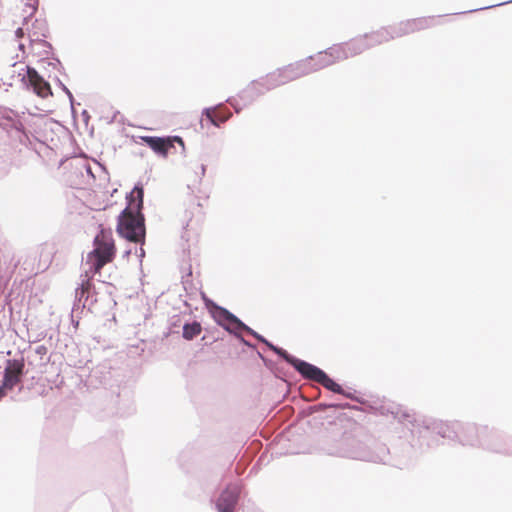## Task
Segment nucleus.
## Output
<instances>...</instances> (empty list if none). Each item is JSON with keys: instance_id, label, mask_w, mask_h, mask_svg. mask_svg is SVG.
Instances as JSON below:
<instances>
[{"instance_id": "nucleus-1", "label": "nucleus", "mask_w": 512, "mask_h": 512, "mask_svg": "<svg viewBox=\"0 0 512 512\" xmlns=\"http://www.w3.org/2000/svg\"><path fill=\"white\" fill-rule=\"evenodd\" d=\"M143 189L135 187L131 199L119 215L117 233L131 242H141L145 237L144 217L141 214L143 207Z\"/></svg>"}, {"instance_id": "nucleus-2", "label": "nucleus", "mask_w": 512, "mask_h": 512, "mask_svg": "<svg viewBox=\"0 0 512 512\" xmlns=\"http://www.w3.org/2000/svg\"><path fill=\"white\" fill-rule=\"evenodd\" d=\"M362 48L363 47H356L354 44H347L346 46H334L326 51L319 52L315 57L311 58L310 61L305 64L297 66L290 65L283 69H279L278 71L270 74L269 79L271 81L283 84L288 80H292L300 76L301 73L298 70H307L308 66H311L312 62H314L313 66H316L317 68H323L335 63L336 61L346 59L347 52L361 50Z\"/></svg>"}, {"instance_id": "nucleus-3", "label": "nucleus", "mask_w": 512, "mask_h": 512, "mask_svg": "<svg viewBox=\"0 0 512 512\" xmlns=\"http://www.w3.org/2000/svg\"><path fill=\"white\" fill-rule=\"evenodd\" d=\"M116 253L112 231L101 228L93 240V249L87 253L85 265L90 267L93 273H101L105 265L114 261Z\"/></svg>"}, {"instance_id": "nucleus-4", "label": "nucleus", "mask_w": 512, "mask_h": 512, "mask_svg": "<svg viewBox=\"0 0 512 512\" xmlns=\"http://www.w3.org/2000/svg\"><path fill=\"white\" fill-rule=\"evenodd\" d=\"M210 312L213 319L227 331L231 333H237V331L243 330L255 336L257 339H261L256 332H254L251 328L245 325L241 320H239L235 315L230 313L227 309L220 307L216 304H212Z\"/></svg>"}, {"instance_id": "nucleus-5", "label": "nucleus", "mask_w": 512, "mask_h": 512, "mask_svg": "<svg viewBox=\"0 0 512 512\" xmlns=\"http://www.w3.org/2000/svg\"><path fill=\"white\" fill-rule=\"evenodd\" d=\"M204 218L203 204L195 196H191L187 200L181 219L184 229L188 231L198 228L203 223Z\"/></svg>"}, {"instance_id": "nucleus-6", "label": "nucleus", "mask_w": 512, "mask_h": 512, "mask_svg": "<svg viewBox=\"0 0 512 512\" xmlns=\"http://www.w3.org/2000/svg\"><path fill=\"white\" fill-rule=\"evenodd\" d=\"M273 350L287 363L292 365L302 376L309 380L317 382L323 372L320 368L291 356L283 349L273 347Z\"/></svg>"}, {"instance_id": "nucleus-7", "label": "nucleus", "mask_w": 512, "mask_h": 512, "mask_svg": "<svg viewBox=\"0 0 512 512\" xmlns=\"http://www.w3.org/2000/svg\"><path fill=\"white\" fill-rule=\"evenodd\" d=\"M24 366L25 364L23 359H11L7 361L2 385L0 386V388H3L5 393L6 390H12L21 382Z\"/></svg>"}, {"instance_id": "nucleus-8", "label": "nucleus", "mask_w": 512, "mask_h": 512, "mask_svg": "<svg viewBox=\"0 0 512 512\" xmlns=\"http://www.w3.org/2000/svg\"><path fill=\"white\" fill-rule=\"evenodd\" d=\"M27 78L28 84L32 87L33 91L41 98H47L52 95L50 84L36 71V69L27 66L26 75L23 80Z\"/></svg>"}, {"instance_id": "nucleus-9", "label": "nucleus", "mask_w": 512, "mask_h": 512, "mask_svg": "<svg viewBox=\"0 0 512 512\" xmlns=\"http://www.w3.org/2000/svg\"><path fill=\"white\" fill-rule=\"evenodd\" d=\"M143 142H145L154 152L166 156L171 148H174V143L177 142L181 146H184L183 140L180 137H154V136H145L142 137Z\"/></svg>"}, {"instance_id": "nucleus-10", "label": "nucleus", "mask_w": 512, "mask_h": 512, "mask_svg": "<svg viewBox=\"0 0 512 512\" xmlns=\"http://www.w3.org/2000/svg\"><path fill=\"white\" fill-rule=\"evenodd\" d=\"M239 490L237 486L227 487L217 501L219 512H233L238 500Z\"/></svg>"}, {"instance_id": "nucleus-11", "label": "nucleus", "mask_w": 512, "mask_h": 512, "mask_svg": "<svg viewBox=\"0 0 512 512\" xmlns=\"http://www.w3.org/2000/svg\"><path fill=\"white\" fill-rule=\"evenodd\" d=\"M101 273H93L91 271V268L88 267V269L85 271V273L81 276V284L76 289V296L79 298V300L87 299L89 297V293L93 288L92 279L95 275H100Z\"/></svg>"}, {"instance_id": "nucleus-12", "label": "nucleus", "mask_w": 512, "mask_h": 512, "mask_svg": "<svg viewBox=\"0 0 512 512\" xmlns=\"http://www.w3.org/2000/svg\"><path fill=\"white\" fill-rule=\"evenodd\" d=\"M317 383L321 384L326 389L338 393L343 394L342 387L336 383L333 379H331L324 371L322 372L321 376L317 380Z\"/></svg>"}, {"instance_id": "nucleus-13", "label": "nucleus", "mask_w": 512, "mask_h": 512, "mask_svg": "<svg viewBox=\"0 0 512 512\" xmlns=\"http://www.w3.org/2000/svg\"><path fill=\"white\" fill-rule=\"evenodd\" d=\"M202 331L201 324L199 322L187 323L183 326V337L186 340H192L198 336Z\"/></svg>"}, {"instance_id": "nucleus-14", "label": "nucleus", "mask_w": 512, "mask_h": 512, "mask_svg": "<svg viewBox=\"0 0 512 512\" xmlns=\"http://www.w3.org/2000/svg\"><path fill=\"white\" fill-rule=\"evenodd\" d=\"M201 123H202V126H204L205 123L212 124L214 126H219V123L217 122V120L215 118V110L207 109L203 114Z\"/></svg>"}, {"instance_id": "nucleus-15", "label": "nucleus", "mask_w": 512, "mask_h": 512, "mask_svg": "<svg viewBox=\"0 0 512 512\" xmlns=\"http://www.w3.org/2000/svg\"><path fill=\"white\" fill-rule=\"evenodd\" d=\"M23 35H24L23 29H22V28H18V29L16 30V36H17L18 38H22V37H23Z\"/></svg>"}, {"instance_id": "nucleus-16", "label": "nucleus", "mask_w": 512, "mask_h": 512, "mask_svg": "<svg viewBox=\"0 0 512 512\" xmlns=\"http://www.w3.org/2000/svg\"><path fill=\"white\" fill-rule=\"evenodd\" d=\"M5 392L3 391V388H0V399H2L5 396Z\"/></svg>"}, {"instance_id": "nucleus-17", "label": "nucleus", "mask_w": 512, "mask_h": 512, "mask_svg": "<svg viewBox=\"0 0 512 512\" xmlns=\"http://www.w3.org/2000/svg\"><path fill=\"white\" fill-rule=\"evenodd\" d=\"M416 24H417L416 20L412 21V23H411V25H413V26H416Z\"/></svg>"}, {"instance_id": "nucleus-18", "label": "nucleus", "mask_w": 512, "mask_h": 512, "mask_svg": "<svg viewBox=\"0 0 512 512\" xmlns=\"http://www.w3.org/2000/svg\"><path fill=\"white\" fill-rule=\"evenodd\" d=\"M19 48L22 50L24 48L23 44H20Z\"/></svg>"}]
</instances>
